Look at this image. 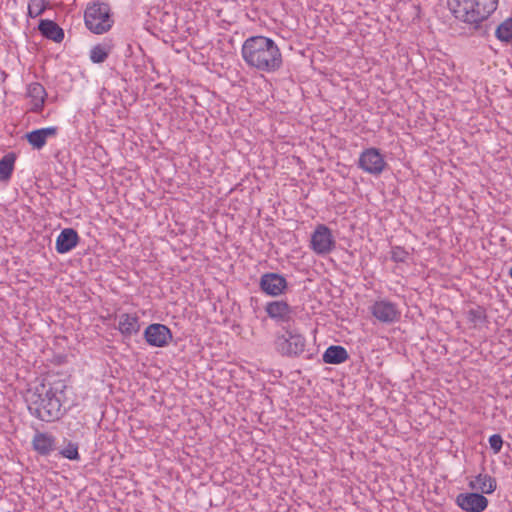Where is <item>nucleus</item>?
<instances>
[{
  "label": "nucleus",
  "mask_w": 512,
  "mask_h": 512,
  "mask_svg": "<svg viewBox=\"0 0 512 512\" xmlns=\"http://www.w3.org/2000/svg\"><path fill=\"white\" fill-rule=\"evenodd\" d=\"M390 254L391 260L396 263H405L409 257V252L401 246H393Z\"/></svg>",
  "instance_id": "27"
},
{
  "label": "nucleus",
  "mask_w": 512,
  "mask_h": 512,
  "mask_svg": "<svg viewBox=\"0 0 512 512\" xmlns=\"http://www.w3.org/2000/svg\"><path fill=\"white\" fill-rule=\"evenodd\" d=\"M336 246L335 238L331 229L325 224H318L311 234L310 249L317 255H327L331 253Z\"/></svg>",
  "instance_id": "6"
},
{
  "label": "nucleus",
  "mask_w": 512,
  "mask_h": 512,
  "mask_svg": "<svg viewBox=\"0 0 512 512\" xmlns=\"http://www.w3.org/2000/svg\"><path fill=\"white\" fill-rule=\"evenodd\" d=\"M509 275H510V276H511V278H512V266H511V269H510V271H509Z\"/></svg>",
  "instance_id": "30"
},
{
  "label": "nucleus",
  "mask_w": 512,
  "mask_h": 512,
  "mask_svg": "<svg viewBox=\"0 0 512 512\" xmlns=\"http://www.w3.org/2000/svg\"><path fill=\"white\" fill-rule=\"evenodd\" d=\"M490 448L494 453H499L503 446V439L499 434H493L488 439Z\"/></svg>",
  "instance_id": "28"
},
{
  "label": "nucleus",
  "mask_w": 512,
  "mask_h": 512,
  "mask_svg": "<svg viewBox=\"0 0 512 512\" xmlns=\"http://www.w3.org/2000/svg\"><path fill=\"white\" fill-rule=\"evenodd\" d=\"M455 502L464 512H482L488 506V499L474 491L458 494Z\"/></svg>",
  "instance_id": "11"
},
{
  "label": "nucleus",
  "mask_w": 512,
  "mask_h": 512,
  "mask_svg": "<svg viewBox=\"0 0 512 512\" xmlns=\"http://www.w3.org/2000/svg\"><path fill=\"white\" fill-rule=\"evenodd\" d=\"M495 37L502 43H512V17L505 19L497 26Z\"/></svg>",
  "instance_id": "23"
},
{
  "label": "nucleus",
  "mask_w": 512,
  "mask_h": 512,
  "mask_svg": "<svg viewBox=\"0 0 512 512\" xmlns=\"http://www.w3.org/2000/svg\"><path fill=\"white\" fill-rule=\"evenodd\" d=\"M369 311L373 317L379 322L385 324H392L398 322L401 318V311L397 304L387 300L381 299L375 301L370 307Z\"/></svg>",
  "instance_id": "8"
},
{
  "label": "nucleus",
  "mask_w": 512,
  "mask_h": 512,
  "mask_svg": "<svg viewBox=\"0 0 512 512\" xmlns=\"http://www.w3.org/2000/svg\"><path fill=\"white\" fill-rule=\"evenodd\" d=\"M498 4L499 0H448L454 17L469 25L471 31L482 37L489 30L484 22L496 11Z\"/></svg>",
  "instance_id": "3"
},
{
  "label": "nucleus",
  "mask_w": 512,
  "mask_h": 512,
  "mask_svg": "<svg viewBox=\"0 0 512 512\" xmlns=\"http://www.w3.org/2000/svg\"><path fill=\"white\" fill-rule=\"evenodd\" d=\"M265 312L277 323H287L288 325L292 319L293 309L286 301L274 300L267 302Z\"/></svg>",
  "instance_id": "12"
},
{
  "label": "nucleus",
  "mask_w": 512,
  "mask_h": 512,
  "mask_svg": "<svg viewBox=\"0 0 512 512\" xmlns=\"http://www.w3.org/2000/svg\"><path fill=\"white\" fill-rule=\"evenodd\" d=\"M59 454L66 459L73 460V461H79L80 460V454H79V446L77 443L69 441L67 445L60 450Z\"/></svg>",
  "instance_id": "25"
},
{
  "label": "nucleus",
  "mask_w": 512,
  "mask_h": 512,
  "mask_svg": "<svg viewBox=\"0 0 512 512\" xmlns=\"http://www.w3.org/2000/svg\"><path fill=\"white\" fill-rule=\"evenodd\" d=\"M468 486L472 491L483 495L493 493L496 489L497 483L494 477L480 473L469 481Z\"/></svg>",
  "instance_id": "18"
},
{
  "label": "nucleus",
  "mask_w": 512,
  "mask_h": 512,
  "mask_svg": "<svg viewBox=\"0 0 512 512\" xmlns=\"http://www.w3.org/2000/svg\"><path fill=\"white\" fill-rule=\"evenodd\" d=\"M84 21L86 27L95 34H103L111 29L113 19L107 3L92 2L85 9Z\"/></svg>",
  "instance_id": "5"
},
{
  "label": "nucleus",
  "mask_w": 512,
  "mask_h": 512,
  "mask_svg": "<svg viewBox=\"0 0 512 512\" xmlns=\"http://www.w3.org/2000/svg\"><path fill=\"white\" fill-rule=\"evenodd\" d=\"M17 156L14 152L5 154L0 159V182L8 183L12 177L15 168Z\"/></svg>",
  "instance_id": "21"
},
{
  "label": "nucleus",
  "mask_w": 512,
  "mask_h": 512,
  "mask_svg": "<svg viewBox=\"0 0 512 512\" xmlns=\"http://www.w3.org/2000/svg\"><path fill=\"white\" fill-rule=\"evenodd\" d=\"M140 328V319L136 314L122 313L119 315L117 329L124 338L130 339L139 333Z\"/></svg>",
  "instance_id": "17"
},
{
  "label": "nucleus",
  "mask_w": 512,
  "mask_h": 512,
  "mask_svg": "<svg viewBox=\"0 0 512 512\" xmlns=\"http://www.w3.org/2000/svg\"><path fill=\"white\" fill-rule=\"evenodd\" d=\"M66 389L64 380L42 382L34 389H29L25 396L29 413L47 423L59 420L65 414L62 406L66 399Z\"/></svg>",
  "instance_id": "1"
},
{
  "label": "nucleus",
  "mask_w": 512,
  "mask_h": 512,
  "mask_svg": "<svg viewBox=\"0 0 512 512\" xmlns=\"http://www.w3.org/2000/svg\"><path fill=\"white\" fill-rule=\"evenodd\" d=\"M46 9L45 0H29L28 16L36 18L40 16Z\"/></svg>",
  "instance_id": "26"
},
{
  "label": "nucleus",
  "mask_w": 512,
  "mask_h": 512,
  "mask_svg": "<svg viewBox=\"0 0 512 512\" xmlns=\"http://www.w3.org/2000/svg\"><path fill=\"white\" fill-rule=\"evenodd\" d=\"M27 97L30 99V111L33 113L42 112L47 92L39 82H32L27 86Z\"/></svg>",
  "instance_id": "14"
},
{
  "label": "nucleus",
  "mask_w": 512,
  "mask_h": 512,
  "mask_svg": "<svg viewBox=\"0 0 512 512\" xmlns=\"http://www.w3.org/2000/svg\"><path fill=\"white\" fill-rule=\"evenodd\" d=\"M241 56L249 68L264 73H275L283 65L278 45L263 35L248 37L242 44Z\"/></svg>",
  "instance_id": "2"
},
{
  "label": "nucleus",
  "mask_w": 512,
  "mask_h": 512,
  "mask_svg": "<svg viewBox=\"0 0 512 512\" xmlns=\"http://www.w3.org/2000/svg\"><path fill=\"white\" fill-rule=\"evenodd\" d=\"M357 165L364 172L378 176L387 167V162L380 149L370 147L360 153Z\"/></svg>",
  "instance_id": "7"
},
{
  "label": "nucleus",
  "mask_w": 512,
  "mask_h": 512,
  "mask_svg": "<svg viewBox=\"0 0 512 512\" xmlns=\"http://www.w3.org/2000/svg\"><path fill=\"white\" fill-rule=\"evenodd\" d=\"M305 358H306V359H312V358H313V354H312V353L307 354V355L305 356Z\"/></svg>",
  "instance_id": "29"
},
{
  "label": "nucleus",
  "mask_w": 512,
  "mask_h": 512,
  "mask_svg": "<svg viewBox=\"0 0 512 512\" xmlns=\"http://www.w3.org/2000/svg\"><path fill=\"white\" fill-rule=\"evenodd\" d=\"M259 286L265 294L272 297H277L286 291L288 282L283 275L279 273L268 272L261 276Z\"/></svg>",
  "instance_id": "10"
},
{
  "label": "nucleus",
  "mask_w": 512,
  "mask_h": 512,
  "mask_svg": "<svg viewBox=\"0 0 512 512\" xmlns=\"http://www.w3.org/2000/svg\"><path fill=\"white\" fill-rule=\"evenodd\" d=\"M349 359V354L345 347L341 345H330L322 355V361L325 364L339 365Z\"/></svg>",
  "instance_id": "20"
},
{
  "label": "nucleus",
  "mask_w": 512,
  "mask_h": 512,
  "mask_svg": "<svg viewBox=\"0 0 512 512\" xmlns=\"http://www.w3.org/2000/svg\"><path fill=\"white\" fill-rule=\"evenodd\" d=\"M38 30L41 35L56 43H60L64 39V30L53 20L41 19L38 24Z\"/></svg>",
  "instance_id": "19"
},
{
  "label": "nucleus",
  "mask_w": 512,
  "mask_h": 512,
  "mask_svg": "<svg viewBox=\"0 0 512 512\" xmlns=\"http://www.w3.org/2000/svg\"><path fill=\"white\" fill-rule=\"evenodd\" d=\"M79 235L73 228H65L57 236L55 249L59 254H65L74 249L79 243Z\"/></svg>",
  "instance_id": "16"
},
{
  "label": "nucleus",
  "mask_w": 512,
  "mask_h": 512,
  "mask_svg": "<svg viewBox=\"0 0 512 512\" xmlns=\"http://www.w3.org/2000/svg\"><path fill=\"white\" fill-rule=\"evenodd\" d=\"M112 50V45L109 42H102L93 46L90 50V60L93 63H103L109 56Z\"/></svg>",
  "instance_id": "22"
},
{
  "label": "nucleus",
  "mask_w": 512,
  "mask_h": 512,
  "mask_svg": "<svg viewBox=\"0 0 512 512\" xmlns=\"http://www.w3.org/2000/svg\"><path fill=\"white\" fill-rule=\"evenodd\" d=\"M31 444L34 451L44 457L56 450V438L48 432H36Z\"/></svg>",
  "instance_id": "13"
},
{
  "label": "nucleus",
  "mask_w": 512,
  "mask_h": 512,
  "mask_svg": "<svg viewBox=\"0 0 512 512\" xmlns=\"http://www.w3.org/2000/svg\"><path fill=\"white\" fill-rule=\"evenodd\" d=\"M273 345L279 355L294 359L305 352L307 339L299 329L288 324L275 333Z\"/></svg>",
  "instance_id": "4"
},
{
  "label": "nucleus",
  "mask_w": 512,
  "mask_h": 512,
  "mask_svg": "<svg viewBox=\"0 0 512 512\" xmlns=\"http://www.w3.org/2000/svg\"><path fill=\"white\" fill-rule=\"evenodd\" d=\"M467 319L474 326L484 324L487 321L486 309L483 306H477L467 311Z\"/></svg>",
  "instance_id": "24"
},
{
  "label": "nucleus",
  "mask_w": 512,
  "mask_h": 512,
  "mask_svg": "<svg viewBox=\"0 0 512 512\" xmlns=\"http://www.w3.org/2000/svg\"><path fill=\"white\" fill-rule=\"evenodd\" d=\"M57 134L58 127L51 126L30 131L25 138L34 149L40 150L46 145L48 138L55 137Z\"/></svg>",
  "instance_id": "15"
},
{
  "label": "nucleus",
  "mask_w": 512,
  "mask_h": 512,
  "mask_svg": "<svg viewBox=\"0 0 512 512\" xmlns=\"http://www.w3.org/2000/svg\"><path fill=\"white\" fill-rule=\"evenodd\" d=\"M143 337L149 346L163 348L169 345L173 335L166 325L161 323H153L146 327Z\"/></svg>",
  "instance_id": "9"
}]
</instances>
